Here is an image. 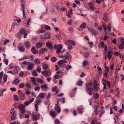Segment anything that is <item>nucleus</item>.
<instances>
[{
    "mask_svg": "<svg viewBox=\"0 0 124 124\" xmlns=\"http://www.w3.org/2000/svg\"><path fill=\"white\" fill-rule=\"evenodd\" d=\"M83 81L81 80H80L77 82V85H81L82 84Z\"/></svg>",
    "mask_w": 124,
    "mask_h": 124,
    "instance_id": "obj_40",
    "label": "nucleus"
},
{
    "mask_svg": "<svg viewBox=\"0 0 124 124\" xmlns=\"http://www.w3.org/2000/svg\"><path fill=\"white\" fill-rule=\"evenodd\" d=\"M45 39H47L50 38V35L49 34H45L44 35Z\"/></svg>",
    "mask_w": 124,
    "mask_h": 124,
    "instance_id": "obj_32",
    "label": "nucleus"
},
{
    "mask_svg": "<svg viewBox=\"0 0 124 124\" xmlns=\"http://www.w3.org/2000/svg\"><path fill=\"white\" fill-rule=\"evenodd\" d=\"M19 81L17 78L15 79L13 81V83L15 84H18L19 83Z\"/></svg>",
    "mask_w": 124,
    "mask_h": 124,
    "instance_id": "obj_39",
    "label": "nucleus"
},
{
    "mask_svg": "<svg viewBox=\"0 0 124 124\" xmlns=\"http://www.w3.org/2000/svg\"><path fill=\"white\" fill-rule=\"evenodd\" d=\"M120 40L121 44L119 45L118 48L119 49H123L124 48V39L121 38L118 39Z\"/></svg>",
    "mask_w": 124,
    "mask_h": 124,
    "instance_id": "obj_3",
    "label": "nucleus"
},
{
    "mask_svg": "<svg viewBox=\"0 0 124 124\" xmlns=\"http://www.w3.org/2000/svg\"><path fill=\"white\" fill-rule=\"evenodd\" d=\"M25 86V85L24 83H22L20 84L19 85V87L21 88H24Z\"/></svg>",
    "mask_w": 124,
    "mask_h": 124,
    "instance_id": "obj_41",
    "label": "nucleus"
},
{
    "mask_svg": "<svg viewBox=\"0 0 124 124\" xmlns=\"http://www.w3.org/2000/svg\"><path fill=\"white\" fill-rule=\"evenodd\" d=\"M54 48L55 49H62V46L61 44L58 45H55L54 46Z\"/></svg>",
    "mask_w": 124,
    "mask_h": 124,
    "instance_id": "obj_6",
    "label": "nucleus"
},
{
    "mask_svg": "<svg viewBox=\"0 0 124 124\" xmlns=\"http://www.w3.org/2000/svg\"><path fill=\"white\" fill-rule=\"evenodd\" d=\"M48 68V66L47 64H44L43 66V68L45 70H46Z\"/></svg>",
    "mask_w": 124,
    "mask_h": 124,
    "instance_id": "obj_34",
    "label": "nucleus"
},
{
    "mask_svg": "<svg viewBox=\"0 0 124 124\" xmlns=\"http://www.w3.org/2000/svg\"><path fill=\"white\" fill-rule=\"evenodd\" d=\"M99 97V95L98 93H96L93 95V97L95 99H97Z\"/></svg>",
    "mask_w": 124,
    "mask_h": 124,
    "instance_id": "obj_25",
    "label": "nucleus"
},
{
    "mask_svg": "<svg viewBox=\"0 0 124 124\" xmlns=\"http://www.w3.org/2000/svg\"><path fill=\"white\" fill-rule=\"evenodd\" d=\"M42 44L40 42H38L36 44V46L37 48H39L42 46Z\"/></svg>",
    "mask_w": 124,
    "mask_h": 124,
    "instance_id": "obj_19",
    "label": "nucleus"
},
{
    "mask_svg": "<svg viewBox=\"0 0 124 124\" xmlns=\"http://www.w3.org/2000/svg\"><path fill=\"white\" fill-rule=\"evenodd\" d=\"M40 87L42 89H46L47 88V86L46 84H45L41 85Z\"/></svg>",
    "mask_w": 124,
    "mask_h": 124,
    "instance_id": "obj_30",
    "label": "nucleus"
},
{
    "mask_svg": "<svg viewBox=\"0 0 124 124\" xmlns=\"http://www.w3.org/2000/svg\"><path fill=\"white\" fill-rule=\"evenodd\" d=\"M31 116H32V118L34 121H36L38 120L37 116L36 115L32 114Z\"/></svg>",
    "mask_w": 124,
    "mask_h": 124,
    "instance_id": "obj_18",
    "label": "nucleus"
},
{
    "mask_svg": "<svg viewBox=\"0 0 124 124\" xmlns=\"http://www.w3.org/2000/svg\"><path fill=\"white\" fill-rule=\"evenodd\" d=\"M34 62L36 64H39L40 63V61L39 59L36 58L34 61Z\"/></svg>",
    "mask_w": 124,
    "mask_h": 124,
    "instance_id": "obj_24",
    "label": "nucleus"
},
{
    "mask_svg": "<svg viewBox=\"0 0 124 124\" xmlns=\"http://www.w3.org/2000/svg\"><path fill=\"white\" fill-rule=\"evenodd\" d=\"M103 19L105 21H106L108 20V18L106 15L104 16Z\"/></svg>",
    "mask_w": 124,
    "mask_h": 124,
    "instance_id": "obj_59",
    "label": "nucleus"
},
{
    "mask_svg": "<svg viewBox=\"0 0 124 124\" xmlns=\"http://www.w3.org/2000/svg\"><path fill=\"white\" fill-rule=\"evenodd\" d=\"M107 85L108 86L109 88H110V82L108 81H107L106 83Z\"/></svg>",
    "mask_w": 124,
    "mask_h": 124,
    "instance_id": "obj_61",
    "label": "nucleus"
},
{
    "mask_svg": "<svg viewBox=\"0 0 124 124\" xmlns=\"http://www.w3.org/2000/svg\"><path fill=\"white\" fill-rule=\"evenodd\" d=\"M23 11V18H26V15L25 14V10L22 11Z\"/></svg>",
    "mask_w": 124,
    "mask_h": 124,
    "instance_id": "obj_54",
    "label": "nucleus"
},
{
    "mask_svg": "<svg viewBox=\"0 0 124 124\" xmlns=\"http://www.w3.org/2000/svg\"><path fill=\"white\" fill-rule=\"evenodd\" d=\"M93 89H91L90 90H89L88 92L87 93L88 94L90 95L91 96L92 95V92L93 91Z\"/></svg>",
    "mask_w": 124,
    "mask_h": 124,
    "instance_id": "obj_56",
    "label": "nucleus"
},
{
    "mask_svg": "<svg viewBox=\"0 0 124 124\" xmlns=\"http://www.w3.org/2000/svg\"><path fill=\"white\" fill-rule=\"evenodd\" d=\"M26 31V30L25 29L22 28L20 30V34L21 35H22L23 34V38H26V37L27 35V34L25 33Z\"/></svg>",
    "mask_w": 124,
    "mask_h": 124,
    "instance_id": "obj_4",
    "label": "nucleus"
},
{
    "mask_svg": "<svg viewBox=\"0 0 124 124\" xmlns=\"http://www.w3.org/2000/svg\"><path fill=\"white\" fill-rule=\"evenodd\" d=\"M20 99L23 100L25 98V94L23 93H22L19 95Z\"/></svg>",
    "mask_w": 124,
    "mask_h": 124,
    "instance_id": "obj_22",
    "label": "nucleus"
},
{
    "mask_svg": "<svg viewBox=\"0 0 124 124\" xmlns=\"http://www.w3.org/2000/svg\"><path fill=\"white\" fill-rule=\"evenodd\" d=\"M5 64L6 65H7L8 63V60L5 59L3 60Z\"/></svg>",
    "mask_w": 124,
    "mask_h": 124,
    "instance_id": "obj_47",
    "label": "nucleus"
},
{
    "mask_svg": "<svg viewBox=\"0 0 124 124\" xmlns=\"http://www.w3.org/2000/svg\"><path fill=\"white\" fill-rule=\"evenodd\" d=\"M16 111H14V112H13V114L12 115L11 117V119L13 121L16 118Z\"/></svg>",
    "mask_w": 124,
    "mask_h": 124,
    "instance_id": "obj_15",
    "label": "nucleus"
},
{
    "mask_svg": "<svg viewBox=\"0 0 124 124\" xmlns=\"http://www.w3.org/2000/svg\"><path fill=\"white\" fill-rule=\"evenodd\" d=\"M24 44L25 46L27 48H30L31 46V43L28 41H26L24 42Z\"/></svg>",
    "mask_w": 124,
    "mask_h": 124,
    "instance_id": "obj_9",
    "label": "nucleus"
},
{
    "mask_svg": "<svg viewBox=\"0 0 124 124\" xmlns=\"http://www.w3.org/2000/svg\"><path fill=\"white\" fill-rule=\"evenodd\" d=\"M100 45L101 47H105L104 50L106 52H107V47L106 45L104 44V42H101Z\"/></svg>",
    "mask_w": 124,
    "mask_h": 124,
    "instance_id": "obj_7",
    "label": "nucleus"
},
{
    "mask_svg": "<svg viewBox=\"0 0 124 124\" xmlns=\"http://www.w3.org/2000/svg\"><path fill=\"white\" fill-rule=\"evenodd\" d=\"M31 79V81L34 84H35L36 85H37V84H36L37 83L36 82V81L37 80V78L31 77L30 78Z\"/></svg>",
    "mask_w": 124,
    "mask_h": 124,
    "instance_id": "obj_11",
    "label": "nucleus"
},
{
    "mask_svg": "<svg viewBox=\"0 0 124 124\" xmlns=\"http://www.w3.org/2000/svg\"><path fill=\"white\" fill-rule=\"evenodd\" d=\"M55 124H60V122L58 119H57L55 121Z\"/></svg>",
    "mask_w": 124,
    "mask_h": 124,
    "instance_id": "obj_62",
    "label": "nucleus"
},
{
    "mask_svg": "<svg viewBox=\"0 0 124 124\" xmlns=\"http://www.w3.org/2000/svg\"><path fill=\"white\" fill-rule=\"evenodd\" d=\"M18 108L19 109L21 113H24L25 112V106L23 104H21L18 106Z\"/></svg>",
    "mask_w": 124,
    "mask_h": 124,
    "instance_id": "obj_2",
    "label": "nucleus"
},
{
    "mask_svg": "<svg viewBox=\"0 0 124 124\" xmlns=\"http://www.w3.org/2000/svg\"><path fill=\"white\" fill-rule=\"evenodd\" d=\"M88 30L92 34V32L94 31L93 29L92 28H88Z\"/></svg>",
    "mask_w": 124,
    "mask_h": 124,
    "instance_id": "obj_46",
    "label": "nucleus"
},
{
    "mask_svg": "<svg viewBox=\"0 0 124 124\" xmlns=\"http://www.w3.org/2000/svg\"><path fill=\"white\" fill-rule=\"evenodd\" d=\"M72 68V67L70 65H68L66 68V70H68Z\"/></svg>",
    "mask_w": 124,
    "mask_h": 124,
    "instance_id": "obj_60",
    "label": "nucleus"
},
{
    "mask_svg": "<svg viewBox=\"0 0 124 124\" xmlns=\"http://www.w3.org/2000/svg\"><path fill=\"white\" fill-rule=\"evenodd\" d=\"M9 42V40L8 39L6 40L3 43V44L6 45Z\"/></svg>",
    "mask_w": 124,
    "mask_h": 124,
    "instance_id": "obj_58",
    "label": "nucleus"
},
{
    "mask_svg": "<svg viewBox=\"0 0 124 124\" xmlns=\"http://www.w3.org/2000/svg\"><path fill=\"white\" fill-rule=\"evenodd\" d=\"M72 11L71 9H70L69 11L66 14V16L69 18L71 17V15L72 14Z\"/></svg>",
    "mask_w": 124,
    "mask_h": 124,
    "instance_id": "obj_14",
    "label": "nucleus"
},
{
    "mask_svg": "<svg viewBox=\"0 0 124 124\" xmlns=\"http://www.w3.org/2000/svg\"><path fill=\"white\" fill-rule=\"evenodd\" d=\"M8 78V76L6 74H5L4 75V76L3 77V79L4 81V82L5 83L7 81V79Z\"/></svg>",
    "mask_w": 124,
    "mask_h": 124,
    "instance_id": "obj_26",
    "label": "nucleus"
},
{
    "mask_svg": "<svg viewBox=\"0 0 124 124\" xmlns=\"http://www.w3.org/2000/svg\"><path fill=\"white\" fill-rule=\"evenodd\" d=\"M45 28V29L47 30H49L50 29V27L47 25H46L44 27Z\"/></svg>",
    "mask_w": 124,
    "mask_h": 124,
    "instance_id": "obj_51",
    "label": "nucleus"
},
{
    "mask_svg": "<svg viewBox=\"0 0 124 124\" xmlns=\"http://www.w3.org/2000/svg\"><path fill=\"white\" fill-rule=\"evenodd\" d=\"M31 50L32 53L34 54H35L36 53V50L35 49V47L33 46L32 47Z\"/></svg>",
    "mask_w": 124,
    "mask_h": 124,
    "instance_id": "obj_27",
    "label": "nucleus"
},
{
    "mask_svg": "<svg viewBox=\"0 0 124 124\" xmlns=\"http://www.w3.org/2000/svg\"><path fill=\"white\" fill-rule=\"evenodd\" d=\"M47 52L46 49L45 48H42L40 49L39 53L43 54L45 53V52Z\"/></svg>",
    "mask_w": 124,
    "mask_h": 124,
    "instance_id": "obj_10",
    "label": "nucleus"
},
{
    "mask_svg": "<svg viewBox=\"0 0 124 124\" xmlns=\"http://www.w3.org/2000/svg\"><path fill=\"white\" fill-rule=\"evenodd\" d=\"M108 31H110L111 30V26L110 24H108Z\"/></svg>",
    "mask_w": 124,
    "mask_h": 124,
    "instance_id": "obj_53",
    "label": "nucleus"
},
{
    "mask_svg": "<svg viewBox=\"0 0 124 124\" xmlns=\"http://www.w3.org/2000/svg\"><path fill=\"white\" fill-rule=\"evenodd\" d=\"M26 87L29 89H30L31 87V85L29 83H27L26 84Z\"/></svg>",
    "mask_w": 124,
    "mask_h": 124,
    "instance_id": "obj_36",
    "label": "nucleus"
},
{
    "mask_svg": "<svg viewBox=\"0 0 124 124\" xmlns=\"http://www.w3.org/2000/svg\"><path fill=\"white\" fill-rule=\"evenodd\" d=\"M37 80L40 84H42L43 83V80L41 78L39 79L37 78Z\"/></svg>",
    "mask_w": 124,
    "mask_h": 124,
    "instance_id": "obj_29",
    "label": "nucleus"
},
{
    "mask_svg": "<svg viewBox=\"0 0 124 124\" xmlns=\"http://www.w3.org/2000/svg\"><path fill=\"white\" fill-rule=\"evenodd\" d=\"M32 75L35 76H37L38 75V73L35 71H33L32 73Z\"/></svg>",
    "mask_w": 124,
    "mask_h": 124,
    "instance_id": "obj_42",
    "label": "nucleus"
},
{
    "mask_svg": "<svg viewBox=\"0 0 124 124\" xmlns=\"http://www.w3.org/2000/svg\"><path fill=\"white\" fill-rule=\"evenodd\" d=\"M92 85V83L91 82H87L86 84L85 90L86 93L88 92L89 90L92 89L93 88H91Z\"/></svg>",
    "mask_w": 124,
    "mask_h": 124,
    "instance_id": "obj_1",
    "label": "nucleus"
},
{
    "mask_svg": "<svg viewBox=\"0 0 124 124\" xmlns=\"http://www.w3.org/2000/svg\"><path fill=\"white\" fill-rule=\"evenodd\" d=\"M61 49H56L57 50L56 51V52L58 54H61L62 53Z\"/></svg>",
    "mask_w": 124,
    "mask_h": 124,
    "instance_id": "obj_55",
    "label": "nucleus"
},
{
    "mask_svg": "<svg viewBox=\"0 0 124 124\" xmlns=\"http://www.w3.org/2000/svg\"><path fill=\"white\" fill-rule=\"evenodd\" d=\"M67 62V61L65 60H60L58 62L57 64L59 66H61Z\"/></svg>",
    "mask_w": 124,
    "mask_h": 124,
    "instance_id": "obj_12",
    "label": "nucleus"
},
{
    "mask_svg": "<svg viewBox=\"0 0 124 124\" xmlns=\"http://www.w3.org/2000/svg\"><path fill=\"white\" fill-rule=\"evenodd\" d=\"M80 27L82 28H85L86 27V23L85 22H83L80 25Z\"/></svg>",
    "mask_w": 124,
    "mask_h": 124,
    "instance_id": "obj_31",
    "label": "nucleus"
},
{
    "mask_svg": "<svg viewBox=\"0 0 124 124\" xmlns=\"http://www.w3.org/2000/svg\"><path fill=\"white\" fill-rule=\"evenodd\" d=\"M42 72V74L44 76H47L48 74V73L46 71H44Z\"/></svg>",
    "mask_w": 124,
    "mask_h": 124,
    "instance_id": "obj_49",
    "label": "nucleus"
},
{
    "mask_svg": "<svg viewBox=\"0 0 124 124\" xmlns=\"http://www.w3.org/2000/svg\"><path fill=\"white\" fill-rule=\"evenodd\" d=\"M89 8L93 11H94V6L93 4L91 3L89 4Z\"/></svg>",
    "mask_w": 124,
    "mask_h": 124,
    "instance_id": "obj_21",
    "label": "nucleus"
},
{
    "mask_svg": "<svg viewBox=\"0 0 124 124\" xmlns=\"http://www.w3.org/2000/svg\"><path fill=\"white\" fill-rule=\"evenodd\" d=\"M46 45L49 48L51 49L53 48V46L50 42H48L46 43Z\"/></svg>",
    "mask_w": 124,
    "mask_h": 124,
    "instance_id": "obj_13",
    "label": "nucleus"
},
{
    "mask_svg": "<svg viewBox=\"0 0 124 124\" xmlns=\"http://www.w3.org/2000/svg\"><path fill=\"white\" fill-rule=\"evenodd\" d=\"M68 42L70 44L73 46H74L75 45V42L72 40H69L68 41Z\"/></svg>",
    "mask_w": 124,
    "mask_h": 124,
    "instance_id": "obj_23",
    "label": "nucleus"
},
{
    "mask_svg": "<svg viewBox=\"0 0 124 124\" xmlns=\"http://www.w3.org/2000/svg\"><path fill=\"white\" fill-rule=\"evenodd\" d=\"M108 54H111V52L112 50V48L111 47H109L108 48Z\"/></svg>",
    "mask_w": 124,
    "mask_h": 124,
    "instance_id": "obj_45",
    "label": "nucleus"
},
{
    "mask_svg": "<svg viewBox=\"0 0 124 124\" xmlns=\"http://www.w3.org/2000/svg\"><path fill=\"white\" fill-rule=\"evenodd\" d=\"M55 110L58 113H60L61 111L60 108L58 104H55Z\"/></svg>",
    "mask_w": 124,
    "mask_h": 124,
    "instance_id": "obj_8",
    "label": "nucleus"
},
{
    "mask_svg": "<svg viewBox=\"0 0 124 124\" xmlns=\"http://www.w3.org/2000/svg\"><path fill=\"white\" fill-rule=\"evenodd\" d=\"M18 49L22 52H24L25 51V49L23 46H19L18 47Z\"/></svg>",
    "mask_w": 124,
    "mask_h": 124,
    "instance_id": "obj_20",
    "label": "nucleus"
},
{
    "mask_svg": "<svg viewBox=\"0 0 124 124\" xmlns=\"http://www.w3.org/2000/svg\"><path fill=\"white\" fill-rule=\"evenodd\" d=\"M73 21L72 19H70L68 22L67 23L69 25H72Z\"/></svg>",
    "mask_w": 124,
    "mask_h": 124,
    "instance_id": "obj_50",
    "label": "nucleus"
},
{
    "mask_svg": "<svg viewBox=\"0 0 124 124\" xmlns=\"http://www.w3.org/2000/svg\"><path fill=\"white\" fill-rule=\"evenodd\" d=\"M37 70L38 72L39 73L41 72V69L40 67H38L37 68Z\"/></svg>",
    "mask_w": 124,
    "mask_h": 124,
    "instance_id": "obj_63",
    "label": "nucleus"
},
{
    "mask_svg": "<svg viewBox=\"0 0 124 124\" xmlns=\"http://www.w3.org/2000/svg\"><path fill=\"white\" fill-rule=\"evenodd\" d=\"M10 90H11L12 92H13L14 91H16V89L15 87H12L11 88H10Z\"/></svg>",
    "mask_w": 124,
    "mask_h": 124,
    "instance_id": "obj_64",
    "label": "nucleus"
},
{
    "mask_svg": "<svg viewBox=\"0 0 124 124\" xmlns=\"http://www.w3.org/2000/svg\"><path fill=\"white\" fill-rule=\"evenodd\" d=\"M56 60V58L54 57H53L51 58V60L53 62H55Z\"/></svg>",
    "mask_w": 124,
    "mask_h": 124,
    "instance_id": "obj_37",
    "label": "nucleus"
},
{
    "mask_svg": "<svg viewBox=\"0 0 124 124\" xmlns=\"http://www.w3.org/2000/svg\"><path fill=\"white\" fill-rule=\"evenodd\" d=\"M59 75L57 74H55L54 77V78L55 79H58L59 78Z\"/></svg>",
    "mask_w": 124,
    "mask_h": 124,
    "instance_id": "obj_57",
    "label": "nucleus"
},
{
    "mask_svg": "<svg viewBox=\"0 0 124 124\" xmlns=\"http://www.w3.org/2000/svg\"><path fill=\"white\" fill-rule=\"evenodd\" d=\"M93 83V89L95 90H98V89L99 87L97 81L96 80H94V81Z\"/></svg>",
    "mask_w": 124,
    "mask_h": 124,
    "instance_id": "obj_5",
    "label": "nucleus"
},
{
    "mask_svg": "<svg viewBox=\"0 0 124 124\" xmlns=\"http://www.w3.org/2000/svg\"><path fill=\"white\" fill-rule=\"evenodd\" d=\"M45 32V31L43 30L39 29L37 31L38 33H43Z\"/></svg>",
    "mask_w": 124,
    "mask_h": 124,
    "instance_id": "obj_33",
    "label": "nucleus"
},
{
    "mask_svg": "<svg viewBox=\"0 0 124 124\" xmlns=\"http://www.w3.org/2000/svg\"><path fill=\"white\" fill-rule=\"evenodd\" d=\"M30 103V102L29 101H26L24 103V104L25 106H27Z\"/></svg>",
    "mask_w": 124,
    "mask_h": 124,
    "instance_id": "obj_52",
    "label": "nucleus"
},
{
    "mask_svg": "<svg viewBox=\"0 0 124 124\" xmlns=\"http://www.w3.org/2000/svg\"><path fill=\"white\" fill-rule=\"evenodd\" d=\"M88 64V62L86 61H84L83 63V65L84 67H85Z\"/></svg>",
    "mask_w": 124,
    "mask_h": 124,
    "instance_id": "obj_44",
    "label": "nucleus"
},
{
    "mask_svg": "<svg viewBox=\"0 0 124 124\" xmlns=\"http://www.w3.org/2000/svg\"><path fill=\"white\" fill-rule=\"evenodd\" d=\"M21 6L22 9V11L25 10V6L24 4L21 3Z\"/></svg>",
    "mask_w": 124,
    "mask_h": 124,
    "instance_id": "obj_48",
    "label": "nucleus"
},
{
    "mask_svg": "<svg viewBox=\"0 0 124 124\" xmlns=\"http://www.w3.org/2000/svg\"><path fill=\"white\" fill-rule=\"evenodd\" d=\"M34 67V64L30 63V64L28 65L27 69L28 70H31V69Z\"/></svg>",
    "mask_w": 124,
    "mask_h": 124,
    "instance_id": "obj_17",
    "label": "nucleus"
},
{
    "mask_svg": "<svg viewBox=\"0 0 124 124\" xmlns=\"http://www.w3.org/2000/svg\"><path fill=\"white\" fill-rule=\"evenodd\" d=\"M14 97V99L15 101H18L19 99L18 96L16 95H15Z\"/></svg>",
    "mask_w": 124,
    "mask_h": 124,
    "instance_id": "obj_35",
    "label": "nucleus"
},
{
    "mask_svg": "<svg viewBox=\"0 0 124 124\" xmlns=\"http://www.w3.org/2000/svg\"><path fill=\"white\" fill-rule=\"evenodd\" d=\"M50 115L54 117L56 116L57 115L56 112L54 111H51L50 112Z\"/></svg>",
    "mask_w": 124,
    "mask_h": 124,
    "instance_id": "obj_16",
    "label": "nucleus"
},
{
    "mask_svg": "<svg viewBox=\"0 0 124 124\" xmlns=\"http://www.w3.org/2000/svg\"><path fill=\"white\" fill-rule=\"evenodd\" d=\"M78 113L80 114L83 113V109L82 108H77Z\"/></svg>",
    "mask_w": 124,
    "mask_h": 124,
    "instance_id": "obj_28",
    "label": "nucleus"
},
{
    "mask_svg": "<svg viewBox=\"0 0 124 124\" xmlns=\"http://www.w3.org/2000/svg\"><path fill=\"white\" fill-rule=\"evenodd\" d=\"M38 96L39 97L44 98V94L43 93H42L39 95Z\"/></svg>",
    "mask_w": 124,
    "mask_h": 124,
    "instance_id": "obj_38",
    "label": "nucleus"
},
{
    "mask_svg": "<svg viewBox=\"0 0 124 124\" xmlns=\"http://www.w3.org/2000/svg\"><path fill=\"white\" fill-rule=\"evenodd\" d=\"M6 91V90L4 89H2L0 91V93H1V96H3L4 95L3 93Z\"/></svg>",
    "mask_w": 124,
    "mask_h": 124,
    "instance_id": "obj_43",
    "label": "nucleus"
}]
</instances>
